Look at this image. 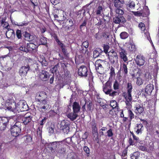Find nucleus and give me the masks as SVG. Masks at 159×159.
<instances>
[{
	"label": "nucleus",
	"instance_id": "79ce46f5",
	"mask_svg": "<svg viewBox=\"0 0 159 159\" xmlns=\"http://www.w3.org/2000/svg\"><path fill=\"white\" fill-rule=\"evenodd\" d=\"M118 94V92L115 91H110L109 92V94H107L109 95L111 97H114L116 95Z\"/></svg>",
	"mask_w": 159,
	"mask_h": 159
},
{
	"label": "nucleus",
	"instance_id": "f3484780",
	"mask_svg": "<svg viewBox=\"0 0 159 159\" xmlns=\"http://www.w3.org/2000/svg\"><path fill=\"white\" fill-rule=\"evenodd\" d=\"M36 97L38 101L45 100L47 98V95L45 92H42L38 93L37 94Z\"/></svg>",
	"mask_w": 159,
	"mask_h": 159
},
{
	"label": "nucleus",
	"instance_id": "c03bdc74",
	"mask_svg": "<svg viewBox=\"0 0 159 159\" xmlns=\"http://www.w3.org/2000/svg\"><path fill=\"white\" fill-rule=\"evenodd\" d=\"M119 84L118 82L116 81L113 84V88L115 90L118 89H119Z\"/></svg>",
	"mask_w": 159,
	"mask_h": 159
},
{
	"label": "nucleus",
	"instance_id": "5fc2aeb1",
	"mask_svg": "<svg viewBox=\"0 0 159 159\" xmlns=\"http://www.w3.org/2000/svg\"><path fill=\"white\" fill-rule=\"evenodd\" d=\"M82 45L86 49L89 46V43L88 41L84 42L82 43Z\"/></svg>",
	"mask_w": 159,
	"mask_h": 159
},
{
	"label": "nucleus",
	"instance_id": "a211bd4d",
	"mask_svg": "<svg viewBox=\"0 0 159 159\" xmlns=\"http://www.w3.org/2000/svg\"><path fill=\"white\" fill-rule=\"evenodd\" d=\"M6 35L7 38L11 39L15 38V35L14 31L11 29H8L6 32Z\"/></svg>",
	"mask_w": 159,
	"mask_h": 159
},
{
	"label": "nucleus",
	"instance_id": "0eeeda50",
	"mask_svg": "<svg viewBox=\"0 0 159 159\" xmlns=\"http://www.w3.org/2000/svg\"><path fill=\"white\" fill-rule=\"evenodd\" d=\"M7 109L8 111L14 113H15L16 111H19V109L18 108L17 104H16L14 101H13L12 103H10L9 101L8 102Z\"/></svg>",
	"mask_w": 159,
	"mask_h": 159
},
{
	"label": "nucleus",
	"instance_id": "9d476101",
	"mask_svg": "<svg viewBox=\"0 0 159 159\" xmlns=\"http://www.w3.org/2000/svg\"><path fill=\"white\" fill-rule=\"evenodd\" d=\"M111 84L110 81H107L103 86V91L106 94H109L110 91L112 90L111 88Z\"/></svg>",
	"mask_w": 159,
	"mask_h": 159
},
{
	"label": "nucleus",
	"instance_id": "bf43d9fd",
	"mask_svg": "<svg viewBox=\"0 0 159 159\" xmlns=\"http://www.w3.org/2000/svg\"><path fill=\"white\" fill-rule=\"evenodd\" d=\"M110 73L111 76H113L115 75L114 69L113 68L111 67V68Z\"/></svg>",
	"mask_w": 159,
	"mask_h": 159
},
{
	"label": "nucleus",
	"instance_id": "aec40b11",
	"mask_svg": "<svg viewBox=\"0 0 159 159\" xmlns=\"http://www.w3.org/2000/svg\"><path fill=\"white\" fill-rule=\"evenodd\" d=\"M72 108L73 112L78 113L80 111V107L78 103L75 102L73 104Z\"/></svg>",
	"mask_w": 159,
	"mask_h": 159
},
{
	"label": "nucleus",
	"instance_id": "58836bf2",
	"mask_svg": "<svg viewBox=\"0 0 159 159\" xmlns=\"http://www.w3.org/2000/svg\"><path fill=\"white\" fill-rule=\"evenodd\" d=\"M110 105L113 108H115L117 106V102L114 100H112L110 102Z\"/></svg>",
	"mask_w": 159,
	"mask_h": 159
},
{
	"label": "nucleus",
	"instance_id": "bb28decb",
	"mask_svg": "<svg viewBox=\"0 0 159 159\" xmlns=\"http://www.w3.org/2000/svg\"><path fill=\"white\" fill-rule=\"evenodd\" d=\"M127 48L130 51H135L136 49L135 46L133 43H130L127 44Z\"/></svg>",
	"mask_w": 159,
	"mask_h": 159
},
{
	"label": "nucleus",
	"instance_id": "39448f33",
	"mask_svg": "<svg viewBox=\"0 0 159 159\" xmlns=\"http://www.w3.org/2000/svg\"><path fill=\"white\" fill-rule=\"evenodd\" d=\"M69 123L67 120H63L60 123V127L65 134H67L69 131Z\"/></svg>",
	"mask_w": 159,
	"mask_h": 159
},
{
	"label": "nucleus",
	"instance_id": "423d86ee",
	"mask_svg": "<svg viewBox=\"0 0 159 159\" xmlns=\"http://www.w3.org/2000/svg\"><path fill=\"white\" fill-rule=\"evenodd\" d=\"M38 101L39 103L37 107L40 111H44L49 107L48 102L46 100Z\"/></svg>",
	"mask_w": 159,
	"mask_h": 159
},
{
	"label": "nucleus",
	"instance_id": "393cba45",
	"mask_svg": "<svg viewBox=\"0 0 159 159\" xmlns=\"http://www.w3.org/2000/svg\"><path fill=\"white\" fill-rule=\"evenodd\" d=\"M114 3V6L116 8H121L122 7L121 4L124 3L122 0H112Z\"/></svg>",
	"mask_w": 159,
	"mask_h": 159
},
{
	"label": "nucleus",
	"instance_id": "338daca9",
	"mask_svg": "<svg viewBox=\"0 0 159 159\" xmlns=\"http://www.w3.org/2000/svg\"><path fill=\"white\" fill-rule=\"evenodd\" d=\"M88 137V134L86 132H85L83 135L82 138L83 139H85L87 138Z\"/></svg>",
	"mask_w": 159,
	"mask_h": 159
},
{
	"label": "nucleus",
	"instance_id": "774afa93",
	"mask_svg": "<svg viewBox=\"0 0 159 159\" xmlns=\"http://www.w3.org/2000/svg\"><path fill=\"white\" fill-rule=\"evenodd\" d=\"M46 120V118H44L40 122V125H43V124L45 122V120Z\"/></svg>",
	"mask_w": 159,
	"mask_h": 159
},
{
	"label": "nucleus",
	"instance_id": "b1692460",
	"mask_svg": "<svg viewBox=\"0 0 159 159\" xmlns=\"http://www.w3.org/2000/svg\"><path fill=\"white\" fill-rule=\"evenodd\" d=\"M24 35L25 40L28 41H32L34 39V36L33 35H30L27 32L25 31L24 32Z\"/></svg>",
	"mask_w": 159,
	"mask_h": 159
},
{
	"label": "nucleus",
	"instance_id": "4d7b16f0",
	"mask_svg": "<svg viewBox=\"0 0 159 159\" xmlns=\"http://www.w3.org/2000/svg\"><path fill=\"white\" fill-rule=\"evenodd\" d=\"M100 50L99 49H98V50H95L93 52V55L94 56L95 55V57H97L98 56L99 54V50Z\"/></svg>",
	"mask_w": 159,
	"mask_h": 159
},
{
	"label": "nucleus",
	"instance_id": "e2e57ef3",
	"mask_svg": "<svg viewBox=\"0 0 159 159\" xmlns=\"http://www.w3.org/2000/svg\"><path fill=\"white\" fill-rule=\"evenodd\" d=\"M51 2L53 4H57L59 3V0H51Z\"/></svg>",
	"mask_w": 159,
	"mask_h": 159
},
{
	"label": "nucleus",
	"instance_id": "dca6fc26",
	"mask_svg": "<svg viewBox=\"0 0 159 159\" xmlns=\"http://www.w3.org/2000/svg\"><path fill=\"white\" fill-rule=\"evenodd\" d=\"M30 69V67L28 66L21 67L19 70V73L21 76H25L27 72Z\"/></svg>",
	"mask_w": 159,
	"mask_h": 159
},
{
	"label": "nucleus",
	"instance_id": "6e6d98bb",
	"mask_svg": "<svg viewBox=\"0 0 159 159\" xmlns=\"http://www.w3.org/2000/svg\"><path fill=\"white\" fill-rule=\"evenodd\" d=\"M135 4L134 2L133 1H130L129 4V7L130 8H134L135 7Z\"/></svg>",
	"mask_w": 159,
	"mask_h": 159
},
{
	"label": "nucleus",
	"instance_id": "a878e982",
	"mask_svg": "<svg viewBox=\"0 0 159 159\" xmlns=\"http://www.w3.org/2000/svg\"><path fill=\"white\" fill-rule=\"evenodd\" d=\"M56 41L57 43L59 46L61 48L62 51L64 53H66V50L65 49V46L62 43L59 39H56Z\"/></svg>",
	"mask_w": 159,
	"mask_h": 159
},
{
	"label": "nucleus",
	"instance_id": "473e14b6",
	"mask_svg": "<svg viewBox=\"0 0 159 159\" xmlns=\"http://www.w3.org/2000/svg\"><path fill=\"white\" fill-rule=\"evenodd\" d=\"M126 105L127 106L128 108L129 109L128 111V115L130 118V120H131L133 118H134V115L132 111L130 110L131 107L130 108H128V106L127 105Z\"/></svg>",
	"mask_w": 159,
	"mask_h": 159
},
{
	"label": "nucleus",
	"instance_id": "8fccbe9b",
	"mask_svg": "<svg viewBox=\"0 0 159 159\" xmlns=\"http://www.w3.org/2000/svg\"><path fill=\"white\" fill-rule=\"evenodd\" d=\"M41 44L44 45L46 43V38H41L40 39Z\"/></svg>",
	"mask_w": 159,
	"mask_h": 159
},
{
	"label": "nucleus",
	"instance_id": "cd10ccee",
	"mask_svg": "<svg viewBox=\"0 0 159 159\" xmlns=\"http://www.w3.org/2000/svg\"><path fill=\"white\" fill-rule=\"evenodd\" d=\"M127 64L123 63L120 66V69L122 71L124 72L125 74H126L128 72L127 65L128 64V62H127Z\"/></svg>",
	"mask_w": 159,
	"mask_h": 159
},
{
	"label": "nucleus",
	"instance_id": "a19ab883",
	"mask_svg": "<svg viewBox=\"0 0 159 159\" xmlns=\"http://www.w3.org/2000/svg\"><path fill=\"white\" fill-rule=\"evenodd\" d=\"M143 83V80L140 77H138L137 78L136 84L139 85H142Z\"/></svg>",
	"mask_w": 159,
	"mask_h": 159
},
{
	"label": "nucleus",
	"instance_id": "c9c22d12",
	"mask_svg": "<svg viewBox=\"0 0 159 159\" xmlns=\"http://www.w3.org/2000/svg\"><path fill=\"white\" fill-rule=\"evenodd\" d=\"M139 156V152H134L131 156V159H138Z\"/></svg>",
	"mask_w": 159,
	"mask_h": 159
},
{
	"label": "nucleus",
	"instance_id": "1a4fd4ad",
	"mask_svg": "<svg viewBox=\"0 0 159 159\" xmlns=\"http://www.w3.org/2000/svg\"><path fill=\"white\" fill-rule=\"evenodd\" d=\"M78 75L81 77H86L88 75V69L85 66H81L78 70Z\"/></svg>",
	"mask_w": 159,
	"mask_h": 159
},
{
	"label": "nucleus",
	"instance_id": "2f4dec72",
	"mask_svg": "<svg viewBox=\"0 0 159 159\" xmlns=\"http://www.w3.org/2000/svg\"><path fill=\"white\" fill-rule=\"evenodd\" d=\"M60 143V142H55L52 143H51L52 146V148L55 149V148H59Z\"/></svg>",
	"mask_w": 159,
	"mask_h": 159
},
{
	"label": "nucleus",
	"instance_id": "09e8293b",
	"mask_svg": "<svg viewBox=\"0 0 159 159\" xmlns=\"http://www.w3.org/2000/svg\"><path fill=\"white\" fill-rule=\"evenodd\" d=\"M107 136L109 137H111L113 136V133L112 130L111 129H110L107 131Z\"/></svg>",
	"mask_w": 159,
	"mask_h": 159
},
{
	"label": "nucleus",
	"instance_id": "f257e3e1",
	"mask_svg": "<svg viewBox=\"0 0 159 159\" xmlns=\"http://www.w3.org/2000/svg\"><path fill=\"white\" fill-rule=\"evenodd\" d=\"M127 93L126 95H125L126 99V104L128 106V108H130L131 107V101L132 100L131 92L132 89V84L131 83H128L127 86Z\"/></svg>",
	"mask_w": 159,
	"mask_h": 159
},
{
	"label": "nucleus",
	"instance_id": "7c9ffc66",
	"mask_svg": "<svg viewBox=\"0 0 159 159\" xmlns=\"http://www.w3.org/2000/svg\"><path fill=\"white\" fill-rule=\"evenodd\" d=\"M137 130L136 131L137 134H139V133L141 132L142 130L143 129V126L142 124H139L137 125Z\"/></svg>",
	"mask_w": 159,
	"mask_h": 159
},
{
	"label": "nucleus",
	"instance_id": "13d9d810",
	"mask_svg": "<svg viewBox=\"0 0 159 159\" xmlns=\"http://www.w3.org/2000/svg\"><path fill=\"white\" fill-rule=\"evenodd\" d=\"M92 128L93 130L95 133L97 132V129L95 124H94L92 125Z\"/></svg>",
	"mask_w": 159,
	"mask_h": 159
},
{
	"label": "nucleus",
	"instance_id": "a18cd8bd",
	"mask_svg": "<svg viewBox=\"0 0 159 159\" xmlns=\"http://www.w3.org/2000/svg\"><path fill=\"white\" fill-rule=\"evenodd\" d=\"M17 37L19 39H20L21 37V30H18L16 31Z\"/></svg>",
	"mask_w": 159,
	"mask_h": 159
},
{
	"label": "nucleus",
	"instance_id": "4c0bfd02",
	"mask_svg": "<svg viewBox=\"0 0 159 159\" xmlns=\"http://www.w3.org/2000/svg\"><path fill=\"white\" fill-rule=\"evenodd\" d=\"M8 104V102L6 103L3 102L0 104V109H7V107Z\"/></svg>",
	"mask_w": 159,
	"mask_h": 159
},
{
	"label": "nucleus",
	"instance_id": "412c9836",
	"mask_svg": "<svg viewBox=\"0 0 159 159\" xmlns=\"http://www.w3.org/2000/svg\"><path fill=\"white\" fill-rule=\"evenodd\" d=\"M48 73L45 70H42L40 75L39 77L40 79L43 81L46 80L48 78Z\"/></svg>",
	"mask_w": 159,
	"mask_h": 159
},
{
	"label": "nucleus",
	"instance_id": "680f3d73",
	"mask_svg": "<svg viewBox=\"0 0 159 159\" xmlns=\"http://www.w3.org/2000/svg\"><path fill=\"white\" fill-rule=\"evenodd\" d=\"M129 142L130 145H133L135 144L134 141L132 140L131 138H130L129 139Z\"/></svg>",
	"mask_w": 159,
	"mask_h": 159
},
{
	"label": "nucleus",
	"instance_id": "0e129e2a",
	"mask_svg": "<svg viewBox=\"0 0 159 159\" xmlns=\"http://www.w3.org/2000/svg\"><path fill=\"white\" fill-rule=\"evenodd\" d=\"M48 131L50 134H53L54 132V129L52 127H50L49 128Z\"/></svg>",
	"mask_w": 159,
	"mask_h": 159
},
{
	"label": "nucleus",
	"instance_id": "3c124183",
	"mask_svg": "<svg viewBox=\"0 0 159 159\" xmlns=\"http://www.w3.org/2000/svg\"><path fill=\"white\" fill-rule=\"evenodd\" d=\"M19 50L25 52H28L27 48H25L24 46L20 47L19 48Z\"/></svg>",
	"mask_w": 159,
	"mask_h": 159
},
{
	"label": "nucleus",
	"instance_id": "9b49d317",
	"mask_svg": "<svg viewBox=\"0 0 159 159\" xmlns=\"http://www.w3.org/2000/svg\"><path fill=\"white\" fill-rule=\"evenodd\" d=\"M113 22L115 24H120L124 23L126 21V19L123 16H116L113 18Z\"/></svg>",
	"mask_w": 159,
	"mask_h": 159
},
{
	"label": "nucleus",
	"instance_id": "4be33fe9",
	"mask_svg": "<svg viewBox=\"0 0 159 159\" xmlns=\"http://www.w3.org/2000/svg\"><path fill=\"white\" fill-rule=\"evenodd\" d=\"M67 117L71 121L75 120L78 116L77 113L71 112L67 115Z\"/></svg>",
	"mask_w": 159,
	"mask_h": 159
},
{
	"label": "nucleus",
	"instance_id": "052dcab7",
	"mask_svg": "<svg viewBox=\"0 0 159 159\" xmlns=\"http://www.w3.org/2000/svg\"><path fill=\"white\" fill-rule=\"evenodd\" d=\"M49 113L50 116H52L53 115H55L56 114H57V113L55 112L53 110H52L49 111Z\"/></svg>",
	"mask_w": 159,
	"mask_h": 159
},
{
	"label": "nucleus",
	"instance_id": "c85d7f7f",
	"mask_svg": "<svg viewBox=\"0 0 159 159\" xmlns=\"http://www.w3.org/2000/svg\"><path fill=\"white\" fill-rule=\"evenodd\" d=\"M103 13V10L102 7L99 6L97 8L96 14L99 16H102Z\"/></svg>",
	"mask_w": 159,
	"mask_h": 159
},
{
	"label": "nucleus",
	"instance_id": "49530a36",
	"mask_svg": "<svg viewBox=\"0 0 159 159\" xmlns=\"http://www.w3.org/2000/svg\"><path fill=\"white\" fill-rule=\"evenodd\" d=\"M58 66V65H56L51 69V71L52 73H53L57 71Z\"/></svg>",
	"mask_w": 159,
	"mask_h": 159
},
{
	"label": "nucleus",
	"instance_id": "37998d69",
	"mask_svg": "<svg viewBox=\"0 0 159 159\" xmlns=\"http://www.w3.org/2000/svg\"><path fill=\"white\" fill-rule=\"evenodd\" d=\"M83 150L87 154V156H89L90 154V150L88 147L85 146L83 148Z\"/></svg>",
	"mask_w": 159,
	"mask_h": 159
},
{
	"label": "nucleus",
	"instance_id": "ea45409f",
	"mask_svg": "<svg viewBox=\"0 0 159 159\" xmlns=\"http://www.w3.org/2000/svg\"><path fill=\"white\" fill-rule=\"evenodd\" d=\"M9 120L8 118L5 117H0V125L2 123L5 122H8Z\"/></svg>",
	"mask_w": 159,
	"mask_h": 159
},
{
	"label": "nucleus",
	"instance_id": "f03ea898",
	"mask_svg": "<svg viewBox=\"0 0 159 159\" xmlns=\"http://www.w3.org/2000/svg\"><path fill=\"white\" fill-rule=\"evenodd\" d=\"M21 122L17 121L11 127V134L13 136L17 137L20 135L21 131Z\"/></svg>",
	"mask_w": 159,
	"mask_h": 159
},
{
	"label": "nucleus",
	"instance_id": "f8f14e48",
	"mask_svg": "<svg viewBox=\"0 0 159 159\" xmlns=\"http://www.w3.org/2000/svg\"><path fill=\"white\" fill-rule=\"evenodd\" d=\"M135 62L136 64L139 66L143 65L145 62V58L141 55H138L136 57Z\"/></svg>",
	"mask_w": 159,
	"mask_h": 159
},
{
	"label": "nucleus",
	"instance_id": "4468645a",
	"mask_svg": "<svg viewBox=\"0 0 159 159\" xmlns=\"http://www.w3.org/2000/svg\"><path fill=\"white\" fill-rule=\"evenodd\" d=\"M139 27L143 31L144 36L146 37L148 40H149L150 39L149 34L147 30H145L144 24L140 23L139 25Z\"/></svg>",
	"mask_w": 159,
	"mask_h": 159
},
{
	"label": "nucleus",
	"instance_id": "f704fd0d",
	"mask_svg": "<svg viewBox=\"0 0 159 159\" xmlns=\"http://www.w3.org/2000/svg\"><path fill=\"white\" fill-rule=\"evenodd\" d=\"M120 36L121 39H125L128 37V34L126 32H123L120 33Z\"/></svg>",
	"mask_w": 159,
	"mask_h": 159
},
{
	"label": "nucleus",
	"instance_id": "5701e85b",
	"mask_svg": "<svg viewBox=\"0 0 159 159\" xmlns=\"http://www.w3.org/2000/svg\"><path fill=\"white\" fill-rule=\"evenodd\" d=\"M154 89V86L152 84H148L145 88V92L148 94H151L152 92Z\"/></svg>",
	"mask_w": 159,
	"mask_h": 159
},
{
	"label": "nucleus",
	"instance_id": "6ab92c4d",
	"mask_svg": "<svg viewBox=\"0 0 159 159\" xmlns=\"http://www.w3.org/2000/svg\"><path fill=\"white\" fill-rule=\"evenodd\" d=\"M134 112L137 115L141 114L144 111V109L142 106H140L139 104H136Z\"/></svg>",
	"mask_w": 159,
	"mask_h": 159
},
{
	"label": "nucleus",
	"instance_id": "20e7f679",
	"mask_svg": "<svg viewBox=\"0 0 159 159\" xmlns=\"http://www.w3.org/2000/svg\"><path fill=\"white\" fill-rule=\"evenodd\" d=\"M32 120V117L29 113H27L24 116L22 117L21 116H18L17 120V121H20L25 125L28 124Z\"/></svg>",
	"mask_w": 159,
	"mask_h": 159
},
{
	"label": "nucleus",
	"instance_id": "72a5a7b5",
	"mask_svg": "<svg viewBox=\"0 0 159 159\" xmlns=\"http://www.w3.org/2000/svg\"><path fill=\"white\" fill-rule=\"evenodd\" d=\"M115 11L116 14L121 15H123L124 13V11L120 9V8H116L115 9Z\"/></svg>",
	"mask_w": 159,
	"mask_h": 159
},
{
	"label": "nucleus",
	"instance_id": "7ed1b4c3",
	"mask_svg": "<svg viewBox=\"0 0 159 159\" xmlns=\"http://www.w3.org/2000/svg\"><path fill=\"white\" fill-rule=\"evenodd\" d=\"M107 57L111 64H116L118 62V55L117 52L113 50H112L108 52Z\"/></svg>",
	"mask_w": 159,
	"mask_h": 159
},
{
	"label": "nucleus",
	"instance_id": "2eb2a0df",
	"mask_svg": "<svg viewBox=\"0 0 159 159\" xmlns=\"http://www.w3.org/2000/svg\"><path fill=\"white\" fill-rule=\"evenodd\" d=\"M120 48L119 52L120 57L125 62H126L128 61L126 51L122 48L120 47Z\"/></svg>",
	"mask_w": 159,
	"mask_h": 159
},
{
	"label": "nucleus",
	"instance_id": "69168bd1",
	"mask_svg": "<svg viewBox=\"0 0 159 159\" xmlns=\"http://www.w3.org/2000/svg\"><path fill=\"white\" fill-rule=\"evenodd\" d=\"M82 101H83V103L84 104H83V106L82 107V109L83 110V111H84L85 110V106L86 103V101L84 100H82Z\"/></svg>",
	"mask_w": 159,
	"mask_h": 159
},
{
	"label": "nucleus",
	"instance_id": "e433bc0d",
	"mask_svg": "<svg viewBox=\"0 0 159 159\" xmlns=\"http://www.w3.org/2000/svg\"><path fill=\"white\" fill-rule=\"evenodd\" d=\"M8 122H5L2 123L0 125V130H4L6 128Z\"/></svg>",
	"mask_w": 159,
	"mask_h": 159
},
{
	"label": "nucleus",
	"instance_id": "c756f323",
	"mask_svg": "<svg viewBox=\"0 0 159 159\" xmlns=\"http://www.w3.org/2000/svg\"><path fill=\"white\" fill-rule=\"evenodd\" d=\"M27 47L28 51H32L36 48V46L33 43H30L27 44Z\"/></svg>",
	"mask_w": 159,
	"mask_h": 159
},
{
	"label": "nucleus",
	"instance_id": "6e6552de",
	"mask_svg": "<svg viewBox=\"0 0 159 159\" xmlns=\"http://www.w3.org/2000/svg\"><path fill=\"white\" fill-rule=\"evenodd\" d=\"M103 62V61L100 60L97 61L95 62L96 70L100 74H102L103 72V68L102 66V63Z\"/></svg>",
	"mask_w": 159,
	"mask_h": 159
},
{
	"label": "nucleus",
	"instance_id": "ddd939ff",
	"mask_svg": "<svg viewBox=\"0 0 159 159\" xmlns=\"http://www.w3.org/2000/svg\"><path fill=\"white\" fill-rule=\"evenodd\" d=\"M17 105L19 106L18 108L19 109V111H24L27 110L28 105L25 101L24 100L20 101L17 104Z\"/></svg>",
	"mask_w": 159,
	"mask_h": 159
},
{
	"label": "nucleus",
	"instance_id": "864d4df0",
	"mask_svg": "<svg viewBox=\"0 0 159 159\" xmlns=\"http://www.w3.org/2000/svg\"><path fill=\"white\" fill-rule=\"evenodd\" d=\"M27 23H25V22H23L21 23H17L16 25L18 26H23L24 25H27Z\"/></svg>",
	"mask_w": 159,
	"mask_h": 159
},
{
	"label": "nucleus",
	"instance_id": "603ef678",
	"mask_svg": "<svg viewBox=\"0 0 159 159\" xmlns=\"http://www.w3.org/2000/svg\"><path fill=\"white\" fill-rule=\"evenodd\" d=\"M103 48L104 52L107 53L108 52V51L109 48V46L107 45H105L104 46Z\"/></svg>",
	"mask_w": 159,
	"mask_h": 159
},
{
	"label": "nucleus",
	"instance_id": "de8ad7c7",
	"mask_svg": "<svg viewBox=\"0 0 159 159\" xmlns=\"http://www.w3.org/2000/svg\"><path fill=\"white\" fill-rule=\"evenodd\" d=\"M131 133L133 135V138L134 140L135 141H136V143L139 142L140 140H139V138L138 137H136V136H135L133 133H132L131 132Z\"/></svg>",
	"mask_w": 159,
	"mask_h": 159
}]
</instances>
